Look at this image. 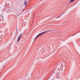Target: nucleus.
Returning a JSON list of instances; mask_svg holds the SVG:
<instances>
[{
    "mask_svg": "<svg viewBox=\"0 0 80 80\" xmlns=\"http://www.w3.org/2000/svg\"><path fill=\"white\" fill-rule=\"evenodd\" d=\"M23 34H20L18 36V38H17V42H18L20 40L21 38L22 37V36L23 35Z\"/></svg>",
    "mask_w": 80,
    "mask_h": 80,
    "instance_id": "obj_1",
    "label": "nucleus"
},
{
    "mask_svg": "<svg viewBox=\"0 0 80 80\" xmlns=\"http://www.w3.org/2000/svg\"><path fill=\"white\" fill-rule=\"evenodd\" d=\"M48 32V31H46L45 32H42L39 34L38 35V36L39 37L40 36H41L42 35H43V34H45V33H47Z\"/></svg>",
    "mask_w": 80,
    "mask_h": 80,
    "instance_id": "obj_2",
    "label": "nucleus"
},
{
    "mask_svg": "<svg viewBox=\"0 0 80 80\" xmlns=\"http://www.w3.org/2000/svg\"><path fill=\"white\" fill-rule=\"evenodd\" d=\"M27 1L26 0H24V4L25 7H27Z\"/></svg>",
    "mask_w": 80,
    "mask_h": 80,
    "instance_id": "obj_3",
    "label": "nucleus"
},
{
    "mask_svg": "<svg viewBox=\"0 0 80 80\" xmlns=\"http://www.w3.org/2000/svg\"><path fill=\"white\" fill-rule=\"evenodd\" d=\"M22 9L20 8V9H19V8H16V9L17 12H20V10H21Z\"/></svg>",
    "mask_w": 80,
    "mask_h": 80,
    "instance_id": "obj_4",
    "label": "nucleus"
},
{
    "mask_svg": "<svg viewBox=\"0 0 80 80\" xmlns=\"http://www.w3.org/2000/svg\"><path fill=\"white\" fill-rule=\"evenodd\" d=\"M75 0H71L70 2L69 3H71V2H74Z\"/></svg>",
    "mask_w": 80,
    "mask_h": 80,
    "instance_id": "obj_5",
    "label": "nucleus"
},
{
    "mask_svg": "<svg viewBox=\"0 0 80 80\" xmlns=\"http://www.w3.org/2000/svg\"><path fill=\"white\" fill-rule=\"evenodd\" d=\"M38 36H36V37L35 38V39L34 40V41H35V40H36V39H37V38H38Z\"/></svg>",
    "mask_w": 80,
    "mask_h": 80,
    "instance_id": "obj_6",
    "label": "nucleus"
},
{
    "mask_svg": "<svg viewBox=\"0 0 80 80\" xmlns=\"http://www.w3.org/2000/svg\"><path fill=\"white\" fill-rule=\"evenodd\" d=\"M2 18H3V16H2Z\"/></svg>",
    "mask_w": 80,
    "mask_h": 80,
    "instance_id": "obj_7",
    "label": "nucleus"
}]
</instances>
